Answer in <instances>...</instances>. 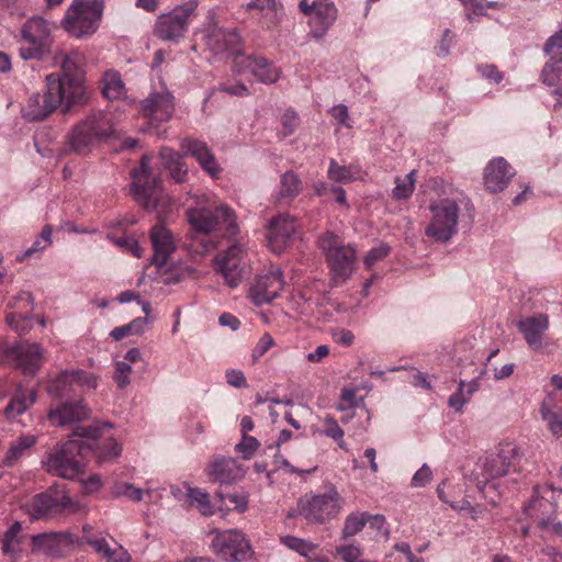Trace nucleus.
I'll list each match as a JSON object with an SVG mask.
<instances>
[{"instance_id": "1", "label": "nucleus", "mask_w": 562, "mask_h": 562, "mask_svg": "<svg viewBox=\"0 0 562 562\" xmlns=\"http://www.w3.org/2000/svg\"><path fill=\"white\" fill-rule=\"evenodd\" d=\"M114 125L102 110L90 112L78 121L65 136V153L86 156L98 144L108 140L114 134Z\"/></svg>"}, {"instance_id": "2", "label": "nucleus", "mask_w": 562, "mask_h": 562, "mask_svg": "<svg viewBox=\"0 0 562 562\" xmlns=\"http://www.w3.org/2000/svg\"><path fill=\"white\" fill-rule=\"evenodd\" d=\"M191 229L196 234L220 233L223 237H233L238 233L234 212L225 204L213 206L198 205L187 210Z\"/></svg>"}, {"instance_id": "3", "label": "nucleus", "mask_w": 562, "mask_h": 562, "mask_svg": "<svg viewBox=\"0 0 562 562\" xmlns=\"http://www.w3.org/2000/svg\"><path fill=\"white\" fill-rule=\"evenodd\" d=\"M104 0H72L60 22L71 37L87 38L100 27Z\"/></svg>"}, {"instance_id": "4", "label": "nucleus", "mask_w": 562, "mask_h": 562, "mask_svg": "<svg viewBox=\"0 0 562 562\" xmlns=\"http://www.w3.org/2000/svg\"><path fill=\"white\" fill-rule=\"evenodd\" d=\"M318 246L326 257L330 281L334 285L345 283L355 271L357 251L351 244H344L340 237L326 232L318 237Z\"/></svg>"}, {"instance_id": "5", "label": "nucleus", "mask_w": 562, "mask_h": 562, "mask_svg": "<svg viewBox=\"0 0 562 562\" xmlns=\"http://www.w3.org/2000/svg\"><path fill=\"white\" fill-rule=\"evenodd\" d=\"M50 23L42 16H32L20 29L19 55L23 60H43L52 50Z\"/></svg>"}, {"instance_id": "6", "label": "nucleus", "mask_w": 562, "mask_h": 562, "mask_svg": "<svg viewBox=\"0 0 562 562\" xmlns=\"http://www.w3.org/2000/svg\"><path fill=\"white\" fill-rule=\"evenodd\" d=\"M85 57L79 52H70L61 57L60 74H49L61 85V91L66 97V110L77 104H86L89 100L85 85Z\"/></svg>"}, {"instance_id": "7", "label": "nucleus", "mask_w": 562, "mask_h": 562, "mask_svg": "<svg viewBox=\"0 0 562 562\" xmlns=\"http://www.w3.org/2000/svg\"><path fill=\"white\" fill-rule=\"evenodd\" d=\"M44 93H33L22 108V116L29 122H40L48 117L58 106L66 108V97L57 78L45 77Z\"/></svg>"}, {"instance_id": "8", "label": "nucleus", "mask_w": 562, "mask_h": 562, "mask_svg": "<svg viewBox=\"0 0 562 562\" xmlns=\"http://www.w3.org/2000/svg\"><path fill=\"white\" fill-rule=\"evenodd\" d=\"M341 508L342 498L334 486L322 494H305L297 502V514L316 524H324L336 517Z\"/></svg>"}, {"instance_id": "9", "label": "nucleus", "mask_w": 562, "mask_h": 562, "mask_svg": "<svg viewBox=\"0 0 562 562\" xmlns=\"http://www.w3.org/2000/svg\"><path fill=\"white\" fill-rule=\"evenodd\" d=\"M432 217L426 235L436 241L447 243L458 232L460 207L452 199L432 202L429 206Z\"/></svg>"}, {"instance_id": "10", "label": "nucleus", "mask_w": 562, "mask_h": 562, "mask_svg": "<svg viewBox=\"0 0 562 562\" xmlns=\"http://www.w3.org/2000/svg\"><path fill=\"white\" fill-rule=\"evenodd\" d=\"M198 0H189L157 18L155 35L162 41H177L184 36L189 22L196 15Z\"/></svg>"}, {"instance_id": "11", "label": "nucleus", "mask_w": 562, "mask_h": 562, "mask_svg": "<svg viewBox=\"0 0 562 562\" xmlns=\"http://www.w3.org/2000/svg\"><path fill=\"white\" fill-rule=\"evenodd\" d=\"M214 538L211 542L212 551L222 560L229 562H245L251 559L252 550L245 535L237 529L211 531Z\"/></svg>"}, {"instance_id": "12", "label": "nucleus", "mask_w": 562, "mask_h": 562, "mask_svg": "<svg viewBox=\"0 0 562 562\" xmlns=\"http://www.w3.org/2000/svg\"><path fill=\"white\" fill-rule=\"evenodd\" d=\"M79 448L76 441L56 445L43 461L47 472L67 480L75 479L83 468Z\"/></svg>"}, {"instance_id": "13", "label": "nucleus", "mask_w": 562, "mask_h": 562, "mask_svg": "<svg viewBox=\"0 0 562 562\" xmlns=\"http://www.w3.org/2000/svg\"><path fill=\"white\" fill-rule=\"evenodd\" d=\"M132 177L135 199L144 209L158 211L160 204L165 205L167 196H162L158 179L150 173L147 156H143L139 169L134 170Z\"/></svg>"}, {"instance_id": "14", "label": "nucleus", "mask_w": 562, "mask_h": 562, "mask_svg": "<svg viewBox=\"0 0 562 562\" xmlns=\"http://www.w3.org/2000/svg\"><path fill=\"white\" fill-rule=\"evenodd\" d=\"M246 249L240 244H233L218 252L213 259L216 273L221 274L229 288H236L247 274Z\"/></svg>"}, {"instance_id": "15", "label": "nucleus", "mask_w": 562, "mask_h": 562, "mask_svg": "<svg viewBox=\"0 0 562 562\" xmlns=\"http://www.w3.org/2000/svg\"><path fill=\"white\" fill-rule=\"evenodd\" d=\"M299 9L304 15L308 16V35L315 40L323 38L338 16L337 7L334 2L327 0H315L312 3L307 0H301Z\"/></svg>"}, {"instance_id": "16", "label": "nucleus", "mask_w": 562, "mask_h": 562, "mask_svg": "<svg viewBox=\"0 0 562 562\" xmlns=\"http://www.w3.org/2000/svg\"><path fill=\"white\" fill-rule=\"evenodd\" d=\"M520 453L514 443H504L496 453L483 460L481 474L486 482L516 473L519 469Z\"/></svg>"}, {"instance_id": "17", "label": "nucleus", "mask_w": 562, "mask_h": 562, "mask_svg": "<svg viewBox=\"0 0 562 562\" xmlns=\"http://www.w3.org/2000/svg\"><path fill=\"white\" fill-rule=\"evenodd\" d=\"M76 386L94 390L98 386V378L81 369L64 370L48 381L47 393L60 398L74 392Z\"/></svg>"}, {"instance_id": "18", "label": "nucleus", "mask_w": 562, "mask_h": 562, "mask_svg": "<svg viewBox=\"0 0 562 562\" xmlns=\"http://www.w3.org/2000/svg\"><path fill=\"white\" fill-rule=\"evenodd\" d=\"M283 285L284 281L280 268L271 267L255 278L249 286L248 296L257 306L269 304L278 297Z\"/></svg>"}, {"instance_id": "19", "label": "nucleus", "mask_w": 562, "mask_h": 562, "mask_svg": "<svg viewBox=\"0 0 562 562\" xmlns=\"http://www.w3.org/2000/svg\"><path fill=\"white\" fill-rule=\"evenodd\" d=\"M32 552L58 558L78 543L70 532H44L31 537Z\"/></svg>"}, {"instance_id": "20", "label": "nucleus", "mask_w": 562, "mask_h": 562, "mask_svg": "<svg viewBox=\"0 0 562 562\" xmlns=\"http://www.w3.org/2000/svg\"><path fill=\"white\" fill-rule=\"evenodd\" d=\"M233 70L237 74H250L259 82L265 85L274 83L279 77L280 71L262 56L247 55L236 58L234 60Z\"/></svg>"}, {"instance_id": "21", "label": "nucleus", "mask_w": 562, "mask_h": 562, "mask_svg": "<svg viewBox=\"0 0 562 562\" xmlns=\"http://www.w3.org/2000/svg\"><path fill=\"white\" fill-rule=\"evenodd\" d=\"M206 45L216 55L235 56V59L243 56V40L235 29L212 26L206 34Z\"/></svg>"}, {"instance_id": "22", "label": "nucleus", "mask_w": 562, "mask_h": 562, "mask_svg": "<svg viewBox=\"0 0 562 562\" xmlns=\"http://www.w3.org/2000/svg\"><path fill=\"white\" fill-rule=\"evenodd\" d=\"M90 409L82 400H67L47 412V420L54 427H66L87 419Z\"/></svg>"}, {"instance_id": "23", "label": "nucleus", "mask_w": 562, "mask_h": 562, "mask_svg": "<svg viewBox=\"0 0 562 562\" xmlns=\"http://www.w3.org/2000/svg\"><path fill=\"white\" fill-rule=\"evenodd\" d=\"M103 428L111 429L112 425L110 423H104L102 427L86 426L78 427L76 429V435L79 437L90 438L93 440H102L94 447L95 458L99 463L112 461L120 457L122 452L121 446L113 437H104L102 435Z\"/></svg>"}, {"instance_id": "24", "label": "nucleus", "mask_w": 562, "mask_h": 562, "mask_svg": "<svg viewBox=\"0 0 562 562\" xmlns=\"http://www.w3.org/2000/svg\"><path fill=\"white\" fill-rule=\"evenodd\" d=\"M140 111L150 122H167L173 114V95L166 89L150 93L140 101Z\"/></svg>"}, {"instance_id": "25", "label": "nucleus", "mask_w": 562, "mask_h": 562, "mask_svg": "<svg viewBox=\"0 0 562 562\" xmlns=\"http://www.w3.org/2000/svg\"><path fill=\"white\" fill-rule=\"evenodd\" d=\"M11 356L24 375H34L42 367L44 349L40 344L22 341L12 348Z\"/></svg>"}, {"instance_id": "26", "label": "nucleus", "mask_w": 562, "mask_h": 562, "mask_svg": "<svg viewBox=\"0 0 562 562\" xmlns=\"http://www.w3.org/2000/svg\"><path fill=\"white\" fill-rule=\"evenodd\" d=\"M296 232L295 218L289 214H278L272 217L268 226L267 239L270 249L280 254Z\"/></svg>"}, {"instance_id": "27", "label": "nucleus", "mask_w": 562, "mask_h": 562, "mask_svg": "<svg viewBox=\"0 0 562 562\" xmlns=\"http://www.w3.org/2000/svg\"><path fill=\"white\" fill-rule=\"evenodd\" d=\"M149 238L153 247L151 263L157 267H164L176 250V243L171 232L164 225L157 224L151 227Z\"/></svg>"}, {"instance_id": "28", "label": "nucleus", "mask_w": 562, "mask_h": 562, "mask_svg": "<svg viewBox=\"0 0 562 562\" xmlns=\"http://www.w3.org/2000/svg\"><path fill=\"white\" fill-rule=\"evenodd\" d=\"M519 331L530 349L540 351L543 348V337L549 328V317L539 313L517 323Z\"/></svg>"}, {"instance_id": "29", "label": "nucleus", "mask_w": 562, "mask_h": 562, "mask_svg": "<svg viewBox=\"0 0 562 562\" xmlns=\"http://www.w3.org/2000/svg\"><path fill=\"white\" fill-rule=\"evenodd\" d=\"M515 176V170L503 157L492 159L484 169V186L490 192L503 191Z\"/></svg>"}, {"instance_id": "30", "label": "nucleus", "mask_w": 562, "mask_h": 562, "mask_svg": "<svg viewBox=\"0 0 562 562\" xmlns=\"http://www.w3.org/2000/svg\"><path fill=\"white\" fill-rule=\"evenodd\" d=\"M207 475L212 482L232 484L245 476L243 467L231 457H216L207 468Z\"/></svg>"}, {"instance_id": "31", "label": "nucleus", "mask_w": 562, "mask_h": 562, "mask_svg": "<svg viewBox=\"0 0 562 562\" xmlns=\"http://www.w3.org/2000/svg\"><path fill=\"white\" fill-rule=\"evenodd\" d=\"M180 147L186 155L194 157L200 166L213 178L218 176L221 168L211 149L204 142L184 138L181 140Z\"/></svg>"}, {"instance_id": "32", "label": "nucleus", "mask_w": 562, "mask_h": 562, "mask_svg": "<svg viewBox=\"0 0 562 562\" xmlns=\"http://www.w3.org/2000/svg\"><path fill=\"white\" fill-rule=\"evenodd\" d=\"M25 536L22 532V524L14 521L3 533L1 539L2 553L10 562H19L23 554Z\"/></svg>"}, {"instance_id": "33", "label": "nucleus", "mask_w": 562, "mask_h": 562, "mask_svg": "<svg viewBox=\"0 0 562 562\" xmlns=\"http://www.w3.org/2000/svg\"><path fill=\"white\" fill-rule=\"evenodd\" d=\"M555 395H547L540 407L542 419L553 436H562V402Z\"/></svg>"}, {"instance_id": "34", "label": "nucleus", "mask_w": 562, "mask_h": 562, "mask_svg": "<svg viewBox=\"0 0 562 562\" xmlns=\"http://www.w3.org/2000/svg\"><path fill=\"white\" fill-rule=\"evenodd\" d=\"M302 191V181L300 177L292 170L285 171L280 177V184L276 192V200L289 202L295 199Z\"/></svg>"}, {"instance_id": "35", "label": "nucleus", "mask_w": 562, "mask_h": 562, "mask_svg": "<svg viewBox=\"0 0 562 562\" xmlns=\"http://www.w3.org/2000/svg\"><path fill=\"white\" fill-rule=\"evenodd\" d=\"M101 92L108 100H119L125 95V86L121 75L115 70H108L101 79Z\"/></svg>"}, {"instance_id": "36", "label": "nucleus", "mask_w": 562, "mask_h": 562, "mask_svg": "<svg viewBox=\"0 0 562 562\" xmlns=\"http://www.w3.org/2000/svg\"><path fill=\"white\" fill-rule=\"evenodd\" d=\"M36 401V391L32 390L25 393L19 387L4 408V414L8 418H14L23 413L33 405Z\"/></svg>"}, {"instance_id": "37", "label": "nucleus", "mask_w": 562, "mask_h": 562, "mask_svg": "<svg viewBox=\"0 0 562 562\" xmlns=\"http://www.w3.org/2000/svg\"><path fill=\"white\" fill-rule=\"evenodd\" d=\"M55 508L56 501L53 492L42 493L33 497L30 514L33 519H43L52 516Z\"/></svg>"}, {"instance_id": "38", "label": "nucleus", "mask_w": 562, "mask_h": 562, "mask_svg": "<svg viewBox=\"0 0 562 562\" xmlns=\"http://www.w3.org/2000/svg\"><path fill=\"white\" fill-rule=\"evenodd\" d=\"M540 78L542 83L549 87H555L562 83V57L555 58L552 56L550 60L544 64Z\"/></svg>"}, {"instance_id": "39", "label": "nucleus", "mask_w": 562, "mask_h": 562, "mask_svg": "<svg viewBox=\"0 0 562 562\" xmlns=\"http://www.w3.org/2000/svg\"><path fill=\"white\" fill-rule=\"evenodd\" d=\"M327 176L335 182L348 183L358 178V171L351 166H340L335 159H330Z\"/></svg>"}, {"instance_id": "40", "label": "nucleus", "mask_w": 562, "mask_h": 562, "mask_svg": "<svg viewBox=\"0 0 562 562\" xmlns=\"http://www.w3.org/2000/svg\"><path fill=\"white\" fill-rule=\"evenodd\" d=\"M415 170H412L404 177L395 178V187L392 190V195L396 200H406L408 199L415 189Z\"/></svg>"}, {"instance_id": "41", "label": "nucleus", "mask_w": 562, "mask_h": 562, "mask_svg": "<svg viewBox=\"0 0 562 562\" xmlns=\"http://www.w3.org/2000/svg\"><path fill=\"white\" fill-rule=\"evenodd\" d=\"M36 442V438L32 435L21 436L14 442L11 443L7 456L5 462L8 464L14 463L25 450L30 449Z\"/></svg>"}, {"instance_id": "42", "label": "nucleus", "mask_w": 562, "mask_h": 562, "mask_svg": "<svg viewBox=\"0 0 562 562\" xmlns=\"http://www.w3.org/2000/svg\"><path fill=\"white\" fill-rule=\"evenodd\" d=\"M366 526V512H356L349 514L341 529L342 538L347 539L359 533Z\"/></svg>"}, {"instance_id": "43", "label": "nucleus", "mask_w": 562, "mask_h": 562, "mask_svg": "<svg viewBox=\"0 0 562 562\" xmlns=\"http://www.w3.org/2000/svg\"><path fill=\"white\" fill-rule=\"evenodd\" d=\"M187 496L193 504L196 505V508L202 515L207 516L214 513L210 501V495L203 490L198 487H188Z\"/></svg>"}, {"instance_id": "44", "label": "nucleus", "mask_w": 562, "mask_h": 562, "mask_svg": "<svg viewBox=\"0 0 562 562\" xmlns=\"http://www.w3.org/2000/svg\"><path fill=\"white\" fill-rule=\"evenodd\" d=\"M281 543L286 548L297 552L299 554L305 557L306 559L316 550L317 544L308 542L304 539L294 537V536H284L281 537Z\"/></svg>"}, {"instance_id": "45", "label": "nucleus", "mask_w": 562, "mask_h": 562, "mask_svg": "<svg viewBox=\"0 0 562 562\" xmlns=\"http://www.w3.org/2000/svg\"><path fill=\"white\" fill-rule=\"evenodd\" d=\"M323 426L322 434L335 440L339 448L346 449V442L344 441L345 432L337 420L333 416L326 415L323 418Z\"/></svg>"}, {"instance_id": "46", "label": "nucleus", "mask_w": 562, "mask_h": 562, "mask_svg": "<svg viewBox=\"0 0 562 562\" xmlns=\"http://www.w3.org/2000/svg\"><path fill=\"white\" fill-rule=\"evenodd\" d=\"M216 91L225 92L227 94L236 95V97H245V95L249 94V90H248V88L244 83H240V82H237V83L224 82V83H221L217 88H213L207 93L206 98L203 101V110L205 109V105L209 102V100L211 99V97Z\"/></svg>"}, {"instance_id": "47", "label": "nucleus", "mask_w": 562, "mask_h": 562, "mask_svg": "<svg viewBox=\"0 0 562 562\" xmlns=\"http://www.w3.org/2000/svg\"><path fill=\"white\" fill-rule=\"evenodd\" d=\"M144 491L134 487L130 483L119 482L112 487V495L114 497H126L134 502H140L143 499Z\"/></svg>"}, {"instance_id": "48", "label": "nucleus", "mask_w": 562, "mask_h": 562, "mask_svg": "<svg viewBox=\"0 0 562 562\" xmlns=\"http://www.w3.org/2000/svg\"><path fill=\"white\" fill-rule=\"evenodd\" d=\"M53 495L56 501L55 512L67 510L68 513L75 514L85 509V506L70 498L69 495L64 492L55 491Z\"/></svg>"}, {"instance_id": "49", "label": "nucleus", "mask_w": 562, "mask_h": 562, "mask_svg": "<svg viewBox=\"0 0 562 562\" xmlns=\"http://www.w3.org/2000/svg\"><path fill=\"white\" fill-rule=\"evenodd\" d=\"M259 447L260 442L255 437L241 435V440L235 446V451L239 453L243 459L249 460L254 457Z\"/></svg>"}, {"instance_id": "50", "label": "nucleus", "mask_w": 562, "mask_h": 562, "mask_svg": "<svg viewBox=\"0 0 562 562\" xmlns=\"http://www.w3.org/2000/svg\"><path fill=\"white\" fill-rule=\"evenodd\" d=\"M132 366L126 361H116L113 380L117 387L123 390L131 383Z\"/></svg>"}, {"instance_id": "51", "label": "nucleus", "mask_w": 562, "mask_h": 562, "mask_svg": "<svg viewBox=\"0 0 562 562\" xmlns=\"http://www.w3.org/2000/svg\"><path fill=\"white\" fill-rule=\"evenodd\" d=\"M52 244V227L46 225L41 235L34 240L32 246L24 252L25 257H31L35 252H41Z\"/></svg>"}, {"instance_id": "52", "label": "nucleus", "mask_w": 562, "mask_h": 562, "mask_svg": "<svg viewBox=\"0 0 562 562\" xmlns=\"http://www.w3.org/2000/svg\"><path fill=\"white\" fill-rule=\"evenodd\" d=\"M470 396H467L465 381L460 380L457 391L448 398V405L456 412H462L464 405L469 403Z\"/></svg>"}, {"instance_id": "53", "label": "nucleus", "mask_w": 562, "mask_h": 562, "mask_svg": "<svg viewBox=\"0 0 562 562\" xmlns=\"http://www.w3.org/2000/svg\"><path fill=\"white\" fill-rule=\"evenodd\" d=\"M7 323L19 335H23L31 328V319L20 313H11L7 315Z\"/></svg>"}, {"instance_id": "54", "label": "nucleus", "mask_w": 562, "mask_h": 562, "mask_svg": "<svg viewBox=\"0 0 562 562\" xmlns=\"http://www.w3.org/2000/svg\"><path fill=\"white\" fill-rule=\"evenodd\" d=\"M390 254V247L385 243H381L376 247L370 249L364 257V265L367 268H371L376 261L382 260Z\"/></svg>"}, {"instance_id": "55", "label": "nucleus", "mask_w": 562, "mask_h": 562, "mask_svg": "<svg viewBox=\"0 0 562 562\" xmlns=\"http://www.w3.org/2000/svg\"><path fill=\"white\" fill-rule=\"evenodd\" d=\"M281 133L284 137L293 134L299 125L297 114L292 110L285 111L281 117Z\"/></svg>"}, {"instance_id": "56", "label": "nucleus", "mask_w": 562, "mask_h": 562, "mask_svg": "<svg viewBox=\"0 0 562 562\" xmlns=\"http://www.w3.org/2000/svg\"><path fill=\"white\" fill-rule=\"evenodd\" d=\"M215 497L218 498L221 503H224L227 498L234 508L241 513L246 510L248 505V499L243 494H228L225 496L222 492H216Z\"/></svg>"}, {"instance_id": "57", "label": "nucleus", "mask_w": 562, "mask_h": 562, "mask_svg": "<svg viewBox=\"0 0 562 562\" xmlns=\"http://www.w3.org/2000/svg\"><path fill=\"white\" fill-rule=\"evenodd\" d=\"M181 155L169 147H162L159 151L160 164L164 169L168 170L181 159Z\"/></svg>"}, {"instance_id": "58", "label": "nucleus", "mask_w": 562, "mask_h": 562, "mask_svg": "<svg viewBox=\"0 0 562 562\" xmlns=\"http://www.w3.org/2000/svg\"><path fill=\"white\" fill-rule=\"evenodd\" d=\"M337 554L344 560V562H359L362 553L359 547L348 544L338 547Z\"/></svg>"}, {"instance_id": "59", "label": "nucleus", "mask_w": 562, "mask_h": 562, "mask_svg": "<svg viewBox=\"0 0 562 562\" xmlns=\"http://www.w3.org/2000/svg\"><path fill=\"white\" fill-rule=\"evenodd\" d=\"M274 345V340L272 336L268 333H265L257 345L255 346L251 357L256 361L261 358L272 346Z\"/></svg>"}, {"instance_id": "60", "label": "nucleus", "mask_w": 562, "mask_h": 562, "mask_svg": "<svg viewBox=\"0 0 562 562\" xmlns=\"http://www.w3.org/2000/svg\"><path fill=\"white\" fill-rule=\"evenodd\" d=\"M477 71L482 75V77L494 83H499L504 79V74L501 72L495 65L492 64L479 65Z\"/></svg>"}, {"instance_id": "61", "label": "nucleus", "mask_w": 562, "mask_h": 562, "mask_svg": "<svg viewBox=\"0 0 562 562\" xmlns=\"http://www.w3.org/2000/svg\"><path fill=\"white\" fill-rule=\"evenodd\" d=\"M432 472L430 468L425 463L415 472L411 484L413 487H423L430 482Z\"/></svg>"}, {"instance_id": "62", "label": "nucleus", "mask_w": 562, "mask_h": 562, "mask_svg": "<svg viewBox=\"0 0 562 562\" xmlns=\"http://www.w3.org/2000/svg\"><path fill=\"white\" fill-rule=\"evenodd\" d=\"M114 243L121 248L126 249L137 258L142 256V248L139 247L138 241L134 237L123 236L120 238H115Z\"/></svg>"}, {"instance_id": "63", "label": "nucleus", "mask_w": 562, "mask_h": 562, "mask_svg": "<svg viewBox=\"0 0 562 562\" xmlns=\"http://www.w3.org/2000/svg\"><path fill=\"white\" fill-rule=\"evenodd\" d=\"M562 48V29L551 35L543 46V52L547 55H553Z\"/></svg>"}, {"instance_id": "64", "label": "nucleus", "mask_w": 562, "mask_h": 562, "mask_svg": "<svg viewBox=\"0 0 562 562\" xmlns=\"http://www.w3.org/2000/svg\"><path fill=\"white\" fill-rule=\"evenodd\" d=\"M106 562H131V555L126 549L117 544L105 557Z\"/></svg>"}]
</instances>
